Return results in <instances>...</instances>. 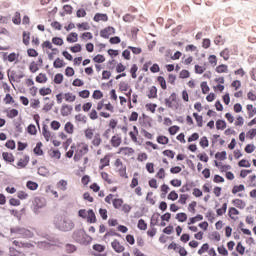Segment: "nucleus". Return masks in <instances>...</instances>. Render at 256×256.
<instances>
[{
  "label": "nucleus",
  "instance_id": "obj_3",
  "mask_svg": "<svg viewBox=\"0 0 256 256\" xmlns=\"http://www.w3.org/2000/svg\"><path fill=\"white\" fill-rule=\"evenodd\" d=\"M33 205H34L33 211H34L35 215H39V213H41V211L39 209H43V207H45V205H47V202L45 201V198H43V197H36V198H34Z\"/></svg>",
  "mask_w": 256,
  "mask_h": 256
},
{
  "label": "nucleus",
  "instance_id": "obj_61",
  "mask_svg": "<svg viewBox=\"0 0 256 256\" xmlns=\"http://www.w3.org/2000/svg\"><path fill=\"white\" fill-rule=\"evenodd\" d=\"M179 126L177 125H174V126H171L168 131L170 133V135H177V132L179 131Z\"/></svg>",
  "mask_w": 256,
  "mask_h": 256
},
{
  "label": "nucleus",
  "instance_id": "obj_2",
  "mask_svg": "<svg viewBox=\"0 0 256 256\" xmlns=\"http://www.w3.org/2000/svg\"><path fill=\"white\" fill-rule=\"evenodd\" d=\"M72 237L74 241H76V243H80V245H89V243L93 241V238L89 236L83 229L74 231Z\"/></svg>",
  "mask_w": 256,
  "mask_h": 256
},
{
  "label": "nucleus",
  "instance_id": "obj_10",
  "mask_svg": "<svg viewBox=\"0 0 256 256\" xmlns=\"http://www.w3.org/2000/svg\"><path fill=\"white\" fill-rule=\"evenodd\" d=\"M93 19L96 23H99V21H104V22L109 21V17L107 16V14H101V13H96Z\"/></svg>",
  "mask_w": 256,
  "mask_h": 256
},
{
  "label": "nucleus",
  "instance_id": "obj_50",
  "mask_svg": "<svg viewBox=\"0 0 256 256\" xmlns=\"http://www.w3.org/2000/svg\"><path fill=\"white\" fill-rule=\"evenodd\" d=\"M52 43L54 44V45H58L59 47H61V45H63V38H61V37H53L52 38Z\"/></svg>",
  "mask_w": 256,
  "mask_h": 256
},
{
  "label": "nucleus",
  "instance_id": "obj_56",
  "mask_svg": "<svg viewBox=\"0 0 256 256\" xmlns=\"http://www.w3.org/2000/svg\"><path fill=\"white\" fill-rule=\"evenodd\" d=\"M76 121H79L81 123H87V116L83 114H78L75 116Z\"/></svg>",
  "mask_w": 256,
  "mask_h": 256
},
{
  "label": "nucleus",
  "instance_id": "obj_5",
  "mask_svg": "<svg viewBox=\"0 0 256 256\" xmlns=\"http://www.w3.org/2000/svg\"><path fill=\"white\" fill-rule=\"evenodd\" d=\"M48 241L50 242V245L54 247H61L62 245H65L63 239L59 238L58 236H49Z\"/></svg>",
  "mask_w": 256,
  "mask_h": 256
},
{
  "label": "nucleus",
  "instance_id": "obj_20",
  "mask_svg": "<svg viewBox=\"0 0 256 256\" xmlns=\"http://www.w3.org/2000/svg\"><path fill=\"white\" fill-rule=\"evenodd\" d=\"M42 147H43V143L42 142H38L36 144V147L33 150L35 155H38V156L43 155V149H41Z\"/></svg>",
  "mask_w": 256,
  "mask_h": 256
},
{
  "label": "nucleus",
  "instance_id": "obj_47",
  "mask_svg": "<svg viewBox=\"0 0 256 256\" xmlns=\"http://www.w3.org/2000/svg\"><path fill=\"white\" fill-rule=\"evenodd\" d=\"M94 63H105V56L98 54L93 58Z\"/></svg>",
  "mask_w": 256,
  "mask_h": 256
},
{
  "label": "nucleus",
  "instance_id": "obj_25",
  "mask_svg": "<svg viewBox=\"0 0 256 256\" xmlns=\"http://www.w3.org/2000/svg\"><path fill=\"white\" fill-rule=\"evenodd\" d=\"M111 145L112 147H119V145H121V137L113 136L111 139Z\"/></svg>",
  "mask_w": 256,
  "mask_h": 256
},
{
  "label": "nucleus",
  "instance_id": "obj_36",
  "mask_svg": "<svg viewBox=\"0 0 256 256\" xmlns=\"http://www.w3.org/2000/svg\"><path fill=\"white\" fill-rule=\"evenodd\" d=\"M137 227H138V229H140V231H147V223L143 219H140L138 221Z\"/></svg>",
  "mask_w": 256,
  "mask_h": 256
},
{
  "label": "nucleus",
  "instance_id": "obj_52",
  "mask_svg": "<svg viewBox=\"0 0 256 256\" xmlns=\"http://www.w3.org/2000/svg\"><path fill=\"white\" fill-rule=\"evenodd\" d=\"M217 251H218V253L220 254V255H223V256H227V255H229V252L227 251V248H225V246H219L218 248H217Z\"/></svg>",
  "mask_w": 256,
  "mask_h": 256
},
{
  "label": "nucleus",
  "instance_id": "obj_9",
  "mask_svg": "<svg viewBox=\"0 0 256 256\" xmlns=\"http://www.w3.org/2000/svg\"><path fill=\"white\" fill-rule=\"evenodd\" d=\"M87 222L88 223H97V216H95V212L93 211V209H89L87 211Z\"/></svg>",
  "mask_w": 256,
  "mask_h": 256
},
{
  "label": "nucleus",
  "instance_id": "obj_57",
  "mask_svg": "<svg viewBox=\"0 0 256 256\" xmlns=\"http://www.w3.org/2000/svg\"><path fill=\"white\" fill-rule=\"evenodd\" d=\"M239 167H246L249 168L251 167V163L247 161L246 159H242L238 162Z\"/></svg>",
  "mask_w": 256,
  "mask_h": 256
},
{
  "label": "nucleus",
  "instance_id": "obj_13",
  "mask_svg": "<svg viewBox=\"0 0 256 256\" xmlns=\"http://www.w3.org/2000/svg\"><path fill=\"white\" fill-rule=\"evenodd\" d=\"M115 166L121 167V168H119V173H120L121 177H123V173H126L127 168L125 166H123V162L121 161V159H119V158L116 159Z\"/></svg>",
  "mask_w": 256,
  "mask_h": 256
},
{
  "label": "nucleus",
  "instance_id": "obj_62",
  "mask_svg": "<svg viewBox=\"0 0 256 256\" xmlns=\"http://www.w3.org/2000/svg\"><path fill=\"white\" fill-rule=\"evenodd\" d=\"M220 56H222L225 61L229 60V48H225L220 52Z\"/></svg>",
  "mask_w": 256,
  "mask_h": 256
},
{
  "label": "nucleus",
  "instance_id": "obj_48",
  "mask_svg": "<svg viewBox=\"0 0 256 256\" xmlns=\"http://www.w3.org/2000/svg\"><path fill=\"white\" fill-rule=\"evenodd\" d=\"M92 143L95 147H99V145H101V136L99 134H95Z\"/></svg>",
  "mask_w": 256,
  "mask_h": 256
},
{
  "label": "nucleus",
  "instance_id": "obj_55",
  "mask_svg": "<svg viewBox=\"0 0 256 256\" xmlns=\"http://www.w3.org/2000/svg\"><path fill=\"white\" fill-rule=\"evenodd\" d=\"M200 87H201L203 95H207V92L210 90L209 85H207V82H202Z\"/></svg>",
  "mask_w": 256,
  "mask_h": 256
},
{
  "label": "nucleus",
  "instance_id": "obj_42",
  "mask_svg": "<svg viewBox=\"0 0 256 256\" xmlns=\"http://www.w3.org/2000/svg\"><path fill=\"white\" fill-rule=\"evenodd\" d=\"M27 132H28L30 135H37V127H35L34 124H30V125L27 127Z\"/></svg>",
  "mask_w": 256,
  "mask_h": 256
},
{
  "label": "nucleus",
  "instance_id": "obj_16",
  "mask_svg": "<svg viewBox=\"0 0 256 256\" xmlns=\"http://www.w3.org/2000/svg\"><path fill=\"white\" fill-rule=\"evenodd\" d=\"M29 163V156H25L24 159H20L17 163V166L20 167V169H25Z\"/></svg>",
  "mask_w": 256,
  "mask_h": 256
},
{
  "label": "nucleus",
  "instance_id": "obj_27",
  "mask_svg": "<svg viewBox=\"0 0 256 256\" xmlns=\"http://www.w3.org/2000/svg\"><path fill=\"white\" fill-rule=\"evenodd\" d=\"M216 73H229V69L227 65L221 64L216 67Z\"/></svg>",
  "mask_w": 256,
  "mask_h": 256
},
{
  "label": "nucleus",
  "instance_id": "obj_60",
  "mask_svg": "<svg viewBox=\"0 0 256 256\" xmlns=\"http://www.w3.org/2000/svg\"><path fill=\"white\" fill-rule=\"evenodd\" d=\"M206 251H209V244L205 243L202 247L198 250V255H203Z\"/></svg>",
  "mask_w": 256,
  "mask_h": 256
},
{
  "label": "nucleus",
  "instance_id": "obj_41",
  "mask_svg": "<svg viewBox=\"0 0 256 256\" xmlns=\"http://www.w3.org/2000/svg\"><path fill=\"white\" fill-rule=\"evenodd\" d=\"M158 83H160V86L162 89H167V81H165V78L163 76H159L157 78Z\"/></svg>",
  "mask_w": 256,
  "mask_h": 256
},
{
  "label": "nucleus",
  "instance_id": "obj_37",
  "mask_svg": "<svg viewBox=\"0 0 256 256\" xmlns=\"http://www.w3.org/2000/svg\"><path fill=\"white\" fill-rule=\"evenodd\" d=\"M247 111H249V117H255L256 115V108L253 107V105L248 104L246 106Z\"/></svg>",
  "mask_w": 256,
  "mask_h": 256
},
{
  "label": "nucleus",
  "instance_id": "obj_58",
  "mask_svg": "<svg viewBox=\"0 0 256 256\" xmlns=\"http://www.w3.org/2000/svg\"><path fill=\"white\" fill-rule=\"evenodd\" d=\"M81 49V44H75L74 46L70 47V51L72 53H80Z\"/></svg>",
  "mask_w": 256,
  "mask_h": 256
},
{
  "label": "nucleus",
  "instance_id": "obj_35",
  "mask_svg": "<svg viewBox=\"0 0 256 256\" xmlns=\"http://www.w3.org/2000/svg\"><path fill=\"white\" fill-rule=\"evenodd\" d=\"M64 129H65L66 133H69V135H73V129H74L73 123L67 122L65 124Z\"/></svg>",
  "mask_w": 256,
  "mask_h": 256
},
{
  "label": "nucleus",
  "instance_id": "obj_64",
  "mask_svg": "<svg viewBox=\"0 0 256 256\" xmlns=\"http://www.w3.org/2000/svg\"><path fill=\"white\" fill-rule=\"evenodd\" d=\"M93 99H102L103 92L101 90H95L92 95Z\"/></svg>",
  "mask_w": 256,
  "mask_h": 256
},
{
  "label": "nucleus",
  "instance_id": "obj_31",
  "mask_svg": "<svg viewBox=\"0 0 256 256\" xmlns=\"http://www.w3.org/2000/svg\"><path fill=\"white\" fill-rule=\"evenodd\" d=\"M216 213L218 217H221V215H225V213H227V203H224L220 209H217Z\"/></svg>",
  "mask_w": 256,
  "mask_h": 256
},
{
  "label": "nucleus",
  "instance_id": "obj_1",
  "mask_svg": "<svg viewBox=\"0 0 256 256\" xmlns=\"http://www.w3.org/2000/svg\"><path fill=\"white\" fill-rule=\"evenodd\" d=\"M54 225L59 231H72V229L75 227V224H73V221L67 218L58 217L54 220Z\"/></svg>",
  "mask_w": 256,
  "mask_h": 256
},
{
  "label": "nucleus",
  "instance_id": "obj_49",
  "mask_svg": "<svg viewBox=\"0 0 256 256\" xmlns=\"http://www.w3.org/2000/svg\"><path fill=\"white\" fill-rule=\"evenodd\" d=\"M5 147H7V149H11L13 151L15 149V147H17L15 144V140H8L5 143Z\"/></svg>",
  "mask_w": 256,
  "mask_h": 256
},
{
  "label": "nucleus",
  "instance_id": "obj_4",
  "mask_svg": "<svg viewBox=\"0 0 256 256\" xmlns=\"http://www.w3.org/2000/svg\"><path fill=\"white\" fill-rule=\"evenodd\" d=\"M11 233H15L16 235H20L21 237H24L26 239H31L33 237V232L31 230H27L25 228H11Z\"/></svg>",
  "mask_w": 256,
  "mask_h": 256
},
{
  "label": "nucleus",
  "instance_id": "obj_17",
  "mask_svg": "<svg viewBox=\"0 0 256 256\" xmlns=\"http://www.w3.org/2000/svg\"><path fill=\"white\" fill-rule=\"evenodd\" d=\"M26 187L30 191H37V189H39V184H37V182H33V181L29 180L26 183Z\"/></svg>",
  "mask_w": 256,
  "mask_h": 256
},
{
  "label": "nucleus",
  "instance_id": "obj_33",
  "mask_svg": "<svg viewBox=\"0 0 256 256\" xmlns=\"http://www.w3.org/2000/svg\"><path fill=\"white\" fill-rule=\"evenodd\" d=\"M167 199H169L170 201H177V199H179V194H177V192L173 190L168 194Z\"/></svg>",
  "mask_w": 256,
  "mask_h": 256
},
{
  "label": "nucleus",
  "instance_id": "obj_11",
  "mask_svg": "<svg viewBox=\"0 0 256 256\" xmlns=\"http://www.w3.org/2000/svg\"><path fill=\"white\" fill-rule=\"evenodd\" d=\"M159 217H161V214H159L158 212H156L152 215L151 220H150V227H155L158 225Z\"/></svg>",
  "mask_w": 256,
  "mask_h": 256
},
{
  "label": "nucleus",
  "instance_id": "obj_44",
  "mask_svg": "<svg viewBox=\"0 0 256 256\" xmlns=\"http://www.w3.org/2000/svg\"><path fill=\"white\" fill-rule=\"evenodd\" d=\"M65 249L66 253H75V251H77V247L73 244H66Z\"/></svg>",
  "mask_w": 256,
  "mask_h": 256
},
{
  "label": "nucleus",
  "instance_id": "obj_32",
  "mask_svg": "<svg viewBox=\"0 0 256 256\" xmlns=\"http://www.w3.org/2000/svg\"><path fill=\"white\" fill-rule=\"evenodd\" d=\"M241 191H245V185H243V184H240L238 186H234L233 189H232L233 195H237V193H239Z\"/></svg>",
  "mask_w": 256,
  "mask_h": 256
},
{
  "label": "nucleus",
  "instance_id": "obj_26",
  "mask_svg": "<svg viewBox=\"0 0 256 256\" xmlns=\"http://www.w3.org/2000/svg\"><path fill=\"white\" fill-rule=\"evenodd\" d=\"M215 159H219V161H225V159H227V152L226 151L217 152L215 154Z\"/></svg>",
  "mask_w": 256,
  "mask_h": 256
},
{
  "label": "nucleus",
  "instance_id": "obj_51",
  "mask_svg": "<svg viewBox=\"0 0 256 256\" xmlns=\"http://www.w3.org/2000/svg\"><path fill=\"white\" fill-rule=\"evenodd\" d=\"M39 93H40V95H42V97H45V95H51L52 90H51V88H41L39 90Z\"/></svg>",
  "mask_w": 256,
  "mask_h": 256
},
{
  "label": "nucleus",
  "instance_id": "obj_30",
  "mask_svg": "<svg viewBox=\"0 0 256 256\" xmlns=\"http://www.w3.org/2000/svg\"><path fill=\"white\" fill-rule=\"evenodd\" d=\"M57 187L60 189V191H67V180H60L57 183Z\"/></svg>",
  "mask_w": 256,
  "mask_h": 256
},
{
  "label": "nucleus",
  "instance_id": "obj_54",
  "mask_svg": "<svg viewBox=\"0 0 256 256\" xmlns=\"http://www.w3.org/2000/svg\"><path fill=\"white\" fill-rule=\"evenodd\" d=\"M200 147H209V140L207 139L206 136H203L201 139H200Z\"/></svg>",
  "mask_w": 256,
  "mask_h": 256
},
{
  "label": "nucleus",
  "instance_id": "obj_7",
  "mask_svg": "<svg viewBox=\"0 0 256 256\" xmlns=\"http://www.w3.org/2000/svg\"><path fill=\"white\" fill-rule=\"evenodd\" d=\"M71 111H73V106L67 104L63 105L61 109L62 117H68V115H71Z\"/></svg>",
  "mask_w": 256,
  "mask_h": 256
},
{
  "label": "nucleus",
  "instance_id": "obj_43",
  "mask_svg": "<svg viewBox=\"0 0 256 256\" xmlns=\"http://www.w3.org/2000/svg\"><path fill=\"white\" fill-rule=\"evenodd\" d=\"M14 127L16 129V133H23V127L21 126V119L19 121H14Z\"/></svg>",
  "mask_w": 256,
  "mask_h": 256
},
{
  "label": "nucleus",
  "instance_id": "obj_40",
  "mask_svg": "<svg viewBox=\"0 0 256 256\" xmlns=\"http://www.w3.org/2000/svg\"><path fill=\"white\" fill-rule=\"evenodd\" d=\"M54 83H56V85H61V83H63V74L57 73L54 77Z\"/></svg>",
  "mask_w": 256,
  "mask_h": 256
},
{
  "label": "nucleus",
  "instance_id": "obj_6",
  "mask_svg": "<svg viewBox=\"0 0 256 256\" xmlns=\"http://www.w3.org/2000/svg\"><path fill=\"white\" fill-rule=\"evenodd\" d=\"M110 35H115V28L108 26L100 31V36L103 37V39H109Z\"/></svg>",
  "mask_w": 256,
  "mask_h": 256
},
{
  "label": "nucleus",
  "instance_id": "obj_59",
  "mask_svg": "<svg viewBox=\"0 0 256 256\" xmlns=\"http://www.w3.org/2000/svg\"><path fill=\"white\" fill-rule=\"evenodd\" d=\"M119 89L121 91H129V84L127 82L121 81L119 84Z\"/></svg>",
  "mask_w": 256,
  "mask_h": 256
},
{
  "label": "nucleus",
  "instance_id": "obj_39",
  "mask_svg": "<svg viewBox=\"0 0 256 256\" xmlns=\"http://www.w3.org/2000/svg\"><path fill=\"white\" fill-rule=\"evenodd\" d=\"M123 21L125 23H133V21H135V16L131 14H126L123 16Z\"/></svg>",
  "mask_w": 256,
  "mask_h": 256
},
{
  "label": "nucleus",
  "instance_id": "obj_24",
  "mask_svg": "<svg viewBox=\"0 0 256 256\" xmlns=\"http://www.w3.org/2000/svg\"><path fill=\"white\" fill-rule=\"evenodd\" d=\"M53 67L55 69H61L62 67H65V63L60 58H56V60L53 62Z\"/></svg>",
  "mask_w": 256,
  "mask_h": 256
},
{
  "label": "nucleus",
  "instance_id": "obj_23",
  "mask_svg": "<svg viewBox=\"0 0 256 256\" xmlns=\"http://www.w3.org/2000/svg\"><path fill=\"white\" fill-rule=\"evenodd\" d=\"M112 205L114 207V209H121L122 205H123V199L121 198H116L112 201Z\"/></svg>",
  "mask_w": 256,
  "mask_h": 256
},
{
  "label": "nucleus",
  "instance_id": "obj_18",
  "mask_svg": "<svg viewBox=\"0 0 256 256\" xmlns=\"http://www.w3.org/2000/svg\"><path fill=\"white\" fill-rule=\"evenodd\" d=\"M233 205H235L238 209H245L246 204L245 201L241 200V199H234L232 201Z\"/></svg>",
  "mask_w": 256,
  "mask_h": 256
},
{
  "label": "nucleus",
  "instance_id": "obj_15",
  "mask_svg": "<svg viewBox=\"0 0 256 256\" xmlns=\"http://www.w3.org/2000/svg\"><path fill=\"white\" fill-rule=\"evenodd\" d=\"M48 128L49 127L47 126V124H43L42 135L44 139H46V141H49V139L51 138V132H49Z\"/></svg>",
  "mask_w": 256,
  "mask_h": 256
},
{
  "label": "nucleus",
  "instance_id": "obj_53",
  "mask_svg": "<svg viewBox=\"0 0 256 256\" xmlns=\"http://www.w3.org/2000/svg\"><path fill=\"white\" fill-rule=\"evenodd\" d=\"M120 151H124V155H133V153H135V150L129 147H122L120 148Z\"/></svg>",
  "mask_w": 256,
  "mask_h": 256
},
{
  "label": "nucleus",
  "instance_id": "obj_14",
  "mask_svg": "<svg viewBox=\"0 0 256 256\" xmlns=\"http://www.w3.org/2000/svg\"><path fill=\"white\" fill-rule=\"evenodd\" d=\"M2 157L4 161H6L7 163H13L15 161V156H13V154L8 152H3Z\"/></svg>",
  "mask_w": 256,
  "mask_h": 256
},
{
  "label": "nucleus",
  "instance_id": "obj_19",
  "mask_svg": "<svg viewBox=\"0 0 256 256\" xmlns=\"http://www.w3.org/2000/svg\"><path fill=\"white\" fill-rule=\"evenodd\" d=\"M227 128V122L225 120H217L216 121V129L219 131H223L224 129Z\"/></svg>",
  "mask_w": 256,
  "mask_h": 256
},
{
  "label": "nucleus",
  "instance_id": "obj_12",
  "mask_svg": "<svg viewBox=\"0 0 256 256\" xmlns=\"http://www.w3.org/2000/svg\"><path fill=\"white\" fill-rule=\"evenodd\" d=\"M79 39V34H77L76 32H71L67 38L66 41H68V43H77Z\"/></svg>",
  "mask_w": 256,
  "mask_h": 256
},
{
  "label": "nucleus",
  "instance_id": "obj_8",
  "mask_svg": "<svg viewBox=\"0 0 256 256\" xmlns=\"http://www.w3.org/2000/svg\"><path fill=\"white\" fill-rule=\"evenodd\" d=\"M112 248L114 251H116V253H123V251H125V247H123V245H121V243H119L117 240L112 242Z\"/></svg>",
  "mask_w": 256,
  "mask_h": 256
},
{
  "label": "nucleus",
  "instance_id": "obj_38",
  "mask_svg": "<svg viewBox=\"0 0 256 256\" xmlns=\"http://www.w3.org/2000/svg\"><path fill=\"white\" fill-rule=\"evenodd\" d=\"M236 251L240 255H245V246H243V244L241 242H238L237 246H236Z\"/></svg>",
  "mask_w": 256,
  "mask_h": 256
},
{
  "label": "nucleus",
  "instance_id": "obj_46",
  "mask_svg": "<svg viewBox=\"0 0 256 256\" xmlns=\"http://www.w3.org/2000/svg\"><path fill=\"white\" fill-rule=\"evenodd\" d=\"M17 115H19V110H17V109H11L7 113V117H9V119H14V117H17Z\"/></svg>",
  "mask_w": 256,
  "mask_h": 256
},
{
  "label": "nucleus",
  "instance_id": "obj_29",
  "mask_svg": "<svg viewBox=\"0 0 256 256\" xmlns=\"http://www.w3.org/2000/svg\"><path fill=\"white\" fill-rule=\"evenodd\" d=\"M137 71H139V67H137V64H133L130 69L132 79H137Z\"/></svg>",
  "mask_w": 256,
  "mask_h": 256
},
{
  "label": "nucleus",
  "instance_id": "obj_28",
  "mask_svg": "<svg viewBox=\"0 0 256 256\" xmlns=\"http://www.w3.org/2000/svg\"><path fill=\"white\" fill-rule=\"evenodd\" d=\"M176 219L180 223H185V221H187V214L184 212L178 213V214H176Z\"/></svg>",
  "mask_w": 256,
  "mask_h": 256
},
{
  "label": "nucleus",
  "instance_id": "obj_22",
  "mask_svg": "<svg viewBox=\"0 0 256 256\" xmlns=\"http://www.w3.org/2000/svg\"><path fill=\"white\" fill-rule=\"evenodd\" d=\"M157 143L160 145H167L169 143V138L164 135H160L157 137Z\"/></svg>",
  "mask_w": 256,
  "mask_h": 256
},
{
  "label": "nucleus",
  "instance_id": "obj_63",
  "mask_svg": "<svg viewBox=\"0 0 256 256\" xmlns=\"http://www.w3.org/2000/svg\"><path fill=\"white\" fill-rule=\"evenodd\" d=\"M39 64L35 63V62H31L29 69L31 71V73H37V70L39 69Z\"/></svg>",
  "mask_w": 256,
  "mask_h": 256
},
{
  "label": "nucleus",
  "instance_id": "obj_45",
  "mask_svg": "<svg viewBox=\"0 0 256 256\" xmlns=\"http://www.w3.org/2000/svg\"><path fill=\"white\" fill-rule=\"evenodd\" d=\"M75 99H77V97L75 95H73L72 93L65 94V101H67L68 103H73V101H75Z\"/></svg>",
  "mask_w": 256,
  "mask_h": 256
},
{
  "label": "nucleus",
  "instance_id": "obj_34",
  "mask_svg": "<svg viewBox=\"0 0 256 256\" xmlns=\"http://www.w3.org/2000/svg\"><path fill=\"white\" fill-rule=\"evenodd\" d=\"M36 82L37 83H47V75L40 73L38 76H36Z\"/></svg>",
  "mask_w": 256,
  "mask_h": 256
},
{
  "label": "nucleus",
  "instance_id": "obj_21",
  "mask_svg": "<svg viewBox=\"0 0 256 256\" xmlns=\"http://www.w3.org/2000/svg\"><path fill=\"white\" fill-rule=\"evenodd\" d=\"M147 97H148V99L157 98V87L152 86L149 90V93H148Z\"/></svg>",
  "mask_w": 256,
  "mask_h": 256
}]
</instances>
